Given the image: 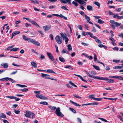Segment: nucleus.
Listing matches in <instances>:
<instances>
[{"instance_id": "f257e3e1", "label": "nucleus", "mask_w": 123, "mask_h": 123, "mask_svg": "<svg viewBox=\"0 0 123 123\" xmlns=\"http://www.w3.org/2000/svg\"><path fill=\"white\" fill-rule=\"evenodd\" d=\"M48 107L51 110L53 111H55H55V113L58 116L62 117L64 116V115L61 112V110L59 107H58L56 108L55 106H52L51 105L49 106Z\"/></svg>"}, {"instance_id": "f03ea898", "label": "nucleus", "mask_w": 123, "mask_h": 123, "mask_svg": "<svg viewBox=\"0 0 123 123\" xmlns=\"http://www.w3.org/2000/svg\"><path fill=\"white\" fill-rule=\"evenodd\" d=\"M22 36L24 40L25 41H28V42H30L38 46H40V43L37 41L33 39L29 38L24 35H23Z\"/></svg>"}, {"instance_id": "7ed1b4c3", "label": "nucleus", "mask_w": 123, "mask_h": 123, "mask_svg": "<svg viewBox=\"0 0 123 123\" xmlns=\"http://www.w3.org/2000/svg\"><path fill=\"white\" fill-rule=\"evenodd\" d=\"M25 113L24 114L25 116L27 117H31V118H34V116H35L34 114L29 111H25Z\"/></svg>"}, {"instance_id": "20e7f679", "label": "nucleus", "mask_w": 123, "mask_h": 123, "mask_svg": "<svg viewBox=\"0 0 123 123\" xmlns=\"http://www.w3.org/2000/svg\"><path fill=\"white\" fill-rule=\"evenodd\" d=\"M55 40L59 44H61L62 42V39L61 37L59 35L56 36L55 37Z\"/></svg>"}, {"instance_id": "39448f33", "label": "nucleus", "mask_w": 123, "mask_h": 123, "mask_svg": "<svg viewBox=\"0 0 123 123\" xmlns=\"http://www.w3.org/2000/svg\"><path fill=\"white\" fill-rule=\"evenodd\" d=\"M102 80H105L106 81H107V82L110 83H113L114 81V80H113L112 79H110L107 78L106 77L104 78L103 77Z\"/></svg>"}, {"instance_id": "423d86ee", "label": "nucleus", "mask_w": 123, "mask_h": 123, "mask_svg": "<svg viewBox=\"0 0 123 123\" xmlns=\"http://www.w3.org/2000/svg\"><path fill=\"white\" fill-rule=\"evenodd\" d=\"M36 96L37 98H40L41 99L45 100L47 99V97L43 96L41 95H39L38 94H36Z\"/></svg>"}, {"instance_id": "0eeeda50", "label": "nucleus", "mask_w": 123, "mask_h": 123, "mask_svg": "<svg viewBox=\"0 0 123 123\" xmlns=\"http://www.w3.org/2000/svg\"><path fill=\"white\" fill-rule=\"evenodd\" d=\"M43 28L45 31H46L49 30L51 28V26L49 25H46L43 27Z\"/></svg>"}, {"instance_id": "6e6552de", "label": "nucleus", "mask_w": 123, "mask_h": 123, "mask_svg": "<svg viewBox=\"0 0 123 123\" xmlns=\"http://www.w3.org/2000/svg\"><path fill=\"white\" fill-rule=\"evenodd\" d=\"M47 54L49 59H50L51 60L53 59H54V57L50 53H49L47 52Z\"/></svg>"}, {"instance_id": "1a4fd4ad", "label": "nucleus", "mask_w": 123, "mask_h": 123, "mask_svg": "<svg viewBox=\"0 0 123 123\" xmlns=\"http://www.w3.org/2000/svg\"><path fill=\"white\" fill-rule=\"evenodd\" d=\"M29 22L31 23H32V24L33 25H35L36 26H37L40 28V27L39 26V25L37 23H36L35 21L33 20H29Z\"/></svg>"}, {"instance_id": "9d476101", "label": "nucleus", "mask_w": 123, "mask_h": 123, "mask_svg": "<svg viewBox=\"0 0 123 123\" xmlns=\"http://www.w3.org/2000/svg\"><path fill=\"white\" fill-rule=\"evenodd\" d=\"M90 77L93 78L95 79H97L100 80H102L103 77H100L99 76H95L93 75H91L90 76Z\"/></svg>"}, {"instance_id": "9b49d317", "label": "nucleus", "mask_w": 123, "mask_h": 123, "mask_svg": "<svg viewBox=\"0 0 123 123\" xmlns=\"http://www.w3.org/2000/svg\"><path fill=\"white\" fill-rule=\"evenodd\" d=\"M1 66H2L5 68H7L8 66V64L7 63H5L1 64L0 65Z\"/></svg>"}, {"instance_id": "f8f14e48", "label": "nucleus", "mask_w": 123, "mask_h": 123, "mask_svg": "<svg viewBox=\"0 0 123 123\" xmlns=\"http://www.w3.org/2000/svg\"><path fill=\"white\" fill-rule=\"evenodd\" d=\"M41 75L42 77H45L46 79H49V75L48 74L42 73Z\"/></svg>"}, {"instance_id": "ddd939ff", "label": "nucleus", "mask_w": 123, "mask_h": 123, "mask_svg": "<svg viewBox=\"0 0 123 123\" xmlns=\"http://www.w3.org/2000/svg\"><path fill=\"white\" fill-rule=\"evenodd\" d=\"M60 34L61 37H62L63 39H64V38L67 37L66 34L65 33H62L61 32L60 33Z\"/></svg>"}, {"instance_id": "4468645a", "label": "nucleus", "mask_w": 123, "mask_h": 123, "mask_svg": "<svg viewBox=\"0 0 123 123\" xmlns=\"http://www.w3.org/2000/svg\"><path fill=\"white\" fill-rule=\"evenodd\" d=\"M70 102L71 103H72V104H73L74 105L76 106H80L81 105H80L79 104H77V103H76V102H74L70 100Z\"/></svg>"}, {"instance_id": "2eb2a0df", "label": "nucleus", "mask_w": 123, "mask_h": 123, "mask_svg": "<svg viewBox=\"0 0 123 123\" xmlns=\"http://www.w3.org/2000/svg\"><path fill=\"white\" fill-rule=\"evenodd\" d=\"M31 64L32 66H33L34 67L36 68L37 67V64L34 62H31Z\"/></svg>"}, {"instance_id": "dca6fc26", "label": "nucleus", "mask_w": 123, "mask_h": 123, "mask_svg": "<svg viewBox=\"0 0 123 123\" xmlns=\"http://www.w3.org/2000/svg\"><path fill=\"white\" fill-rule=\"evenodd\" d=\"M87 9L89 11H92L93 10L92 9V7L91 6L88 5L87 6Z\"/></svg>"}, {"instance_id": "f3484780", "label": "nucleus", "mask_w": 123, "mask_h": 123, "mask_svg": "<svg viewBox=\"0 0 123 123\" xmlns=\"http://www.w3.org/2000/svg\"><path fill=\"white\" fill-rule=\"evenodd\" d=\"M123 68V66H115L113 67V68L115 69H121Z\"/></svg>"}, {"instance_id": "a211bd4d", "label": "nucleus", "mask_w": 123, "mask_h": 123, "mask_svg": "<svg viewBox=\"0 0 123 123\" xmlns=\"http://www.w3.org/2000/svg\"><path fill=\"white\" fill-rule=\"evenodd\" d=\"M84 16L85 17V18L86 19L87 21V22L90 21V18L89 17L87 16V15L86 14H84Z\"/></svg>"}, {"instance_id": "6ab92c4d", "label": "nucleus", "mask_w": 123, "mask_h": 123, "mask_svg": "<svg viewBox=\"0 0 123 123\" xmlns=\"http://www.w3.org/2000/svg\"><path fill=\"white\" fill-rule=\"evenodd\" d=\"M0 115L1 117H2L4 118H5L6 117V115L3 113H1Z\"/></svg>"}, {"instance_id": "aec40b11", "label": "nucleus", "mask_w": 123, "mask_h": 123, "mask_svg": "<svg viewBox=\"0 0 123 123\" xmlns=\"http://www.w3.org/2000/svg\"><path fill=\"white\" fill-rule=\"evenodd\" d=\"M20 33V32L19 31H15L12 33V36H15L17 34H19Z\"/></svg>"}, {"instance_id": "412c9836", "label": "nucleus", "mask_w": 123, "mask_h": 123, "mask_svg": "<svg viewBox=\"0 0 123 123\" xmlns=\"http://www.w3.org/2000/svg\"><path fill=\"white\" fill-rule=\"evenodd\" d=\"M19 49V48H13L12 49L10 50V51H18Z\"/></svg>"}, {"instance_id": "4be33fe9", "label": "nucleus", "mask_w": 123, "mask_h": 123, "mask_svg": "<svg viewBox=\"0 0 123 123\" xmlns=\"http://www.w3.org/2000/svg\"><path fill=\"white\" fill-rule=\"evenodd\" d=\"M92 66L95 69L97 70H100V68L98 66L94 65H92Z\"/></svg>"}, {"instance_id": "5701e85b", "label": "nucleus", "mask_w": 123, "mask_h": 123, "mask_svg": "<svg viewBox=\"0 0 123 123\" xmlns=\"http://www.w3.org/2000/svg\"><path fill=\"white\" fill-rule=\"evenodd\" d=\"M80 3V4L82 6L86 5V3L83 0H81Z\"/></svg>"}, {"instance_id": "b1692460", "label": "nucleus", "mask_w": 123, "mask_h": 123, "mask_svg": "<svg viewBox=\"0 0 123 123\" xmlns=\"http://www.w3.org/2000/svg\"><path fill=\"white\" fill-rule=\"evenodd\" d=\"M9 77H6L2 79H0V80L1 81H8L9 80Z\"/></svg>"}, {"instance_id": "393cba45", "label": "nucleus", "mask_w": 123, "mask_h": 123, "mask_svg": "<svg viewBox=\"0 0 123 123\" xmlns=\"http://www.w3.org/2000/svg\"><path fill=\"white\" fill-rule=\"evenodd\" d=\"M6 97L11 99H13L17 98V97H16L10 96H6Z\"/></svg>"}, {"instance_id": "a878e982", "label": "nucleus", "mask_w": 123, "mask_h": 123, "mask_svg": "<svg viewBox=\"0 0 123 123\" xmlns=\"http://www.w3.org/2000/svg\"><path fill=\"white\" fill-rule=\"evenodd\" d=\"M47 72H48L50 73H53L54 74H55V73L54 71H53L52 69H47L46 71Z\"/></svg>"}, {"instance_id": "bb28decb", "label": "nucleus", "mask_w": 123, "mask_h": 123, "mask_svg": "<svg viewBox=\"0 0 123 123\" xmlns=\"http://www.w3.org/2000/svg\"><path fill=\"white\" fill-rule=\"evenodd\" d=\"M68 49L70 51H71L72 50V46L70 44H68L67 46Z\"/></svg>"}, {"instance_id": "cd10ccee", "label": "nucleus", "mask_w": 123, "mask_h": 123, "mask_svg": "<svg viewBox=\"0 0 123 123\" xmlns=\"http://www.w3.org/2000/svg\"><path fill=\"white\" fill-rule=\"evenodd\" d=\"M96 37V38L95 39V41L97 43H102V42L101 41H100L98 39V37Z\"/></svg>"}, {"instance_id": "c85d7f7f", "label": "nucleus", "mask_w": 123, "mask_h": 123, "mask_svg": "<svg viewBox=\"0 0 123 123\" xmlns=\"http://www.w3.org/2000/svg\"><path fill=\"white\" fill-rule=\"evenodd\" d=\"M59 60L61 62H65V59L63 58H62L61 57H59Z\"/></svg>"}, {"instance_id": "c756f323", "label": "nucleus", "mask_w": 123, "mask_h": 123, "mask_svg": "<svg viewBox=\"0 0 123 123\" xmlns=\"http://www.w3.org/2000/svg\"><path fill=\"white\" fill-rule=\"evenodd\" d=\"M31 1L32 2V3L34 4H39V3L38 1L36 0H31Z\"/></svg>"}, {"instance_id": "7c9ffc66", "label": "nucleus", "mask_w": 123, "mask_h": 123, "mask_svg": "<svg viewBox=\"0 0 123 123\" xmlns=\"http://www.w3.org/2000/svg\"><path fill=\"white\" fill-rule=\"evenodd\" d=\"M98 22L100 24H103L104 23V21L100 19H98Z\"/></svg>"}, {"instance_id": "2f4dec72", "label": "nucleus", "mask_w": 123, "mask_h": 123, "mask_svg": "<svg viewBox=\"0 0 123 123\" xmlns=\"http://www.w3.org/2000/svg\"><path fill=\"white\" fill-rule=\"evenodd\" d=\"M69 109L71 111L74 113L75 114L76 113V111L73 108H72L71 107H69Z\"/></svg>"}, {"instance_id": "473e14b6", "label": "nucleus", "mask_w": 123, "mask_h": 123, "mask_svg": "<svg viewBox=\"0 0 123 123\" xmlns=\"http://www.w3.org/2000/svg\"><path fill=\"white\" fill-rule=\"evenodd\" d=\"M62 53H67V54H69V52L66 49H63L62 51Z\"/></svg>"}, {"instance_id": "72a5a7b5", "label": "nucleus", "mask_w": 123, "mask_h": 123, "mask_svg": "<svg viewBox=\"0 0 123 123\" xmlns=\"http://www.w3.org/2000/svg\"><path fill=\"white\" fill-rule=\"evenodd\" d=\"M40 104H42L44 105H48V103L45 101H42L40 103Z\"/></svg>"}, {"instance_id": "f704fd0d", "label": "nucleus", "mask_w": 123, "mask_h": 123, "mask_svg": "<svg viewBox=\"0 0 123 123\" xmlns=\"http://www.w3.org/2000/svg\"><path fill=\"white\" fill-rule=\"evenodd\" d=\"M94 4L97 6H98V8H99L100 7V4L97 1H95L94 2Z\"/></svg>"}, {"instance_id": "c9c22d12", "label": "nucleus", "mask_w": 123, "mask_h": 123, "mask_svg": "<svg viewBox=\"0 0 123 123\" xmlns=\"http://www.w3.org/2000/svg\"><path fill=\"white\" fill-rule=\"evenodd\" d=\"M72 4H73L76 7L77 6L79 5V4L75 2V1H74L72 2Z\"/></svg>"}, {"instance_id": "e433bc0d", "label": "nucleus", "mask_w": 123, "mask_h": 123, "mask_svg": "<svg viewBox=\"0 0 123 123\" xmlns=\"http://www.w3.org/2000/svg\"><path fill=\"white\" fill-rule=\"evenodd\" d=\"M102 99V98H93V99L97 101H100Z\"/></svg>"}, {"instance_id": "4c0bfd02", "label": "nucleus", "mask_w": 123, "mask_h": 123, "mask_svg": "<svg viewBox=\"0 0 123 123\" xmlns=\"http://www.w3.org/2000/svg\"><path fill=\"white\" fill-rule=\"evenodd\" d=\"M63 40H65V41L66 42V44H67L68 42L69 41V39L67 37L64 38V39H63Z\"/></svg>"}, {"instance_id": "58836bf2", "label": "nucleus", "mask_w": 123, "mask_h": 123, "mask_svg": "<svg viewBox=\"0 0 123 123\" xmlns=\"http://www.w3.org/2000/svg\"><path fill=\"white\" fill-rule=\"evenodd\" d=\"M73 96L76 98H78L79 99H80L81 97H80L79 96L77 95L76 94H74L73 95Z\"/></svg>"}, {"instance_id": "ea45409f", "label": "nucleus", "mask_w": 123, "mask_h": 123, "mask_svg": "<svg viewBox=\"0 0 123 123\" xmlns=\"http://www.w3.org/2000/svg\"><path fill=\"white\" fill-rule=\"evenodd\" d=\"M65 68H69L71 70H73V68H72L69 65H67V66L66 67H65Z\"/></svg>"}, {"instance_id": "a19ab883", "label": "nucleus", "mask_w": 123, "mask_h": 123, "mask_svg": "<svg viewBox=\"0 0 123 123\" xmlns=\"http://www.w3.org/2000/svg\"><path fill=\"white\" fill-rule=\"evenodd\" d=\"M19 90L22 91L23 92H25L28 91V89L27 88H24L22 89Z\"/></svg>"}, {"instance_id": "79ce46f5", "label": "nucleus", "mask_w": 123, "mask_h": 123, "mask_svg": "<svg viewBox=\"0 0 123 123\" xmlns=\"http://www.w3.org/2000/svg\"><path fill=\"white\" fill-rule=\"evenodd\" d=\"M98 118L105 122H108V121H107L106 120L103 118L99 117H98Z\"/></svg>"}, {"instance_id": "37998d69", "label": "nucleus", "mask_w": 123, "mask_h": 123, "mask_svg": "<svg viewBox=\"0 0 123 123\" xmlns=\"http://www.w3.org/2000/svg\"><path fill=\"white\" fill-rule=\"evenodd\" d=\"M16 85L18 86H20L21 87H27V86L25 85H23L17 84Z\"/></svg>"}, {"instance_id": "c03bdc74", "label": "nucleus", "mask_w": 123, "mask_h": 123, "mask_svg": "<svg viewBox=\"0 0 123 123\" xmlns=\"http://www.w3.org/2000/svg\"><path fill=\"white\" fill-rule=\"evenodd\" d=\"M37 31L39 33H40V34H41V36H42L41 37H42L44 35V34L43 32V31H39V30H38Z\"/></svg>"}, {"instance_id": "a18cd8bd", "label": "nucleus", "mask_w": 123, "mask_h": 123, "mask_svg": "<svg viewBox=\"0 0 123 123\" xmlns=\"http://www.w3.org/2000/svg\"><path fill=\"white\" fill-rule=\"evenodd\" d=\"M89 35L91 37L93 38L94 39H96V37L94 36H93V34L91 33Z\"/></svg>"}, {"instance_id": "49530a36", "label": "nucleus", "mask_w": 123, "mask_h": 123, "mask_svg": "<svg viewBox=\"0 0 123 123\" xmlns=\"http://www.w3.org/2000/svg\"><path fill=\"white\" fill-rule=\"evenodd\" d=\"M114 24L117 27H118V26L120 25L121 24V23H119L117 22H114Z\"/></svg>"}, {"instance_id": "de8ad7c7", "label": "nucleus", "mask_w": 123, "mask_h": 123, "mask_svg": "<svg viewBox=\"0 0 123 123\" xmlns=\"http://www.w3.org/2000/svg\"><path fill=\"white\" fill-rule=\"evenodd\" d=\"M78 120L77 123H82V121L81 119L79 118H77Z\"/></svg>"}, {"instance_id": "09e8293b", "label": "nucleus", "mask_w": 123, "mask_h": 123, "mask_svg": "<svg viewBox=\"0 0 123 123\" xmlns=\"http://www.w3.org/2000/svg\"><path fill=\"white\" fill-rule=\"evenodd\" d=\"M113 15H114L113 17L114 18H118V14H114Z\"/></svg>"}, {"instance_id": "8fccbe9b", "label": "nucleus", "mask_w": 123, "mask_h": 123, "mask_svg": "<svg viewBox=\"0 0 123 123\" xmlns=\"http://www.w3.org/2000/svg\"><path fill=\"white\" fill-rule=\"evenodd\" d=\"M94 61H96L97 60V56L95 54H94Z\"/></svg>"}, {"instance_id": "3c124183", "label": "nucleus", "mask_w": 123, "mask_h": 123, "mask_svg": "<svg viewBox=\"0 0 123 123\" xmlns=\"http://www.w3.org/2000/svg\"><path fill=\"white\" fill-rule=\"evenodd\" d=\"M61 8L66 10H68V9L67 8V7L65 6H62L61 7Z\"/></svg>"}, {"instance_id": "603ef678", "label": "nucleus", "mask_w": 123, "mask_h": 123, "mask_svg": "<svg viewBox=\"0 0 123 123\" xmlns=\"http://www.w3.org/2000/svg\"><path fill=\"white\" fill-rule=\"evenodd\" d=\"M98 104V103L96 102H95L94 103H91V105H97Z\"/></svg>"}, {"instance_id": "864d4df0", "label": "nucleus", "mask_w": 123, "mask_h": 123, "mask_svg": "<svg viewBox=\"0 0 123 123\" xmlns=\"http://www.w3.org/2000/svg\"><path fill=\"white\" fill-rule=\"evenodd\" d=\"M84 27L85 29H86L87 30H88L89 29V28L88 27L87 25L86 24H85L84 25Z\"/></svg>"}, {"instance_id": "5fc2aeb1", "label": "nucleus", "mask_w": 123, "mask_h": 123, "mask_svg": "<svg viewBox=\"0 0 123 123\" xmlns=\"http://www.w3.org/2000/svg\"><path fill=\"white\" fill-rule=\"evenodd\" d=\"M45 57L42 54L40 56V58L41 59H44Z\"/></svg>"}, {"instance_id": "6e6d98bb", "label": "nucleus", "mask_w": 123, "mask_h": 123, "mask_svg": "<svg viewBox=\"0 0 123 123\" xmlns=\"http://www.w3.org/2000/svg\"><path fill=\"white\" fill-rule=\"evenodd\" d=\"M117 117L118 118H119L123 122V118L122 117L118 115L117 116Z\"/></svg>"}, {"instance_id": "4d7b16f0", "label": "nucleus", "mask_w": 123, "mask_h": 123, "mask_svg": "<svg viewBox=\"0 0 123 123\" xmlns=\"http://www.w3.org/2000/svg\"><path fill=\"white\" fill-rule=\"evenodd\" d=\"M95 95L94 94H92L89 96V97L90 98H92L93 99V98H95L93 97L95 96Z\"/></svg>"}, {"instance_id": "13d9d810", "label": "nucleus", "mask_w": 123, "mask_h": 123, "mask_svg": "<svg viewBox=\"0 0 123 123\" xmlns=\"http://www.w3.org/2000/svg\"><path fill=\"white\" fill-rule=\"evenodd\" d=\"M86 57L87 58H89L90 60H91L92 59V56H89L88 55H86Z\"/></svg>"}, {"instance_id": "bf43d9fd", "label": "nucleus", "mask_w": 123, "mask_h": 123, "mask_svg": "<svg viewBox=\"0 0 123 123\" xmlns=\"http://www.w3.org/2000/svg\"><path fill=\"white\" fill-rule=\"evenodd\" d=\"M66 2H68L70 5H71V0H66Z\"/></svg>"}, {"instance_id": "052dcab7", "label": "nucleus", "mask_w": 123, "mask_h": 123, "mask_svg": "<svg viewBox=\"0 0 123 123\" xmlns=\"http://www.w3.org/2000/svg\"><path fill=\"white\" fill-rule=\"evenodd\" d=\"M25 25L26 27L31 26V25L30 24H28L27 23H25Z\"/></svg>"}, {"instance_id": "680f3d73", "label": "nucleus", "mask_w": 123, "mask_h": 123, "mask_svg": "<svg viewBox=\"0 0 123 123\" xmlns=\"http://www.w3.org/2000/svg\"><path fill=\"white\" fill-rule=\"evenodd\" d=\"M78 27L79 29L81 30V31H83V30L82 28V26L79 25H78Z\"/></svg>"}, {"instance_id": "e2e57ef3", "label": "nucleus", "mask_w": 123, "mask_h": 123, "mask_svg": "<svg viewBox=\"0 0 123 123\" xmlns=\"http://www.w3.org/2000/svg\"><path fill=\"white\" fill-rule=\"evenodd\" d=\"M85 72L86 73V74L88 75V76L89 77H90V76H91V75L90 74H89V73L88 72V71H85Z\"/></svg>"}, {"instance_id": "0e129e2a", "label": "nucleus", "mask_w": 123, "mask_h": 123, "mask_svg": "<svg viewBox=\"0 0 123 123\" xmlns=\"http://www.w3.org/2000/svg\"><path fill=\"white\" fill-rule=\"evenodd\" d=\"M33 8H34V10L35 11H40V9L37 8L35 6H34L33 7Z\"/></svg>"}, {"instance_id": "69168bd1", "label": "nucleus", "mask_w": 123, "mask_h": 123, "mask_svg": "<svg viewBox=\"0 0 123 123\" xmlns=\"http://www.w3.org/2000/svg\"><path fill=\"white\" fill-rule=\"evenodd\" d=\"M60 2L64 4H66L67 2L65 0H60Z\"/></svg>"}, {"instance_id": "338daca9", "label": "nucleus", "mask_w": 123, "mask_h": 123, "mask_svg": "<svg viewBox=\"0 0 123 123\" xmlns=\"http://www.w3.org/2000/svg\"><path fill=\"white\" fill-rule=\"evenodd\" d=\"M114 50L118 51V48L117 47H115L113 49Z\"/></svg>"}, {"instance_id": "774afa93", "label": "nucleus", "mask_w": 123, "mask_h": 123, "mask_svg": "<svg viewBox=\"0 0 123 123\" xmlns=\"http://www.w3.org/2000/svg\"><path fill=\"white\" fill-rule=\"evenodd\" d=\"M14 112L16 114H18L20 112V111L18 110H15L14 111Z\"/></svg>"}]
</instances>
